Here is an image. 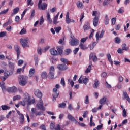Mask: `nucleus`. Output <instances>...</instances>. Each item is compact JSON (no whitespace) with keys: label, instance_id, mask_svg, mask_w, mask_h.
Here are the masks:
<instances>
[{"label":"nucleus","instance_id":"obj_50","mask_svg":"<svg viewBox=\"0 0 130 130\" xmlns=\"http://www.w3.org/2000/svg\"><path fill=\"white\" fill-rule=\"evenodd\" d=\"M26 33H27V30H26V29L23 28L22 29H21V30L19 32V34H20V35H23V34H26Z\"/></svg>","mask_w":130,"mask_h":130},{"label":"nucleus","instance_id":"obj_21","mask_svg":"<svg viewBox=\"0 0 130 130\" xmlns=\"http://www.w3.org/2000/svg\"><path fill=\"white\" fill-rule=\"evenodd\" d=\"M99 34H100V32H98L95 36L96 40L97 42H94L92 44V46H93L94 47H95V45L97 44V43H98V40H99Z\"/></svg>","mask_w":130,"mask_h":130},{"label":"nucleus","instance_id":"obj_47","mask_svg":"<svg viewBox=\"0 0 130 130\" xmlns=\"http://www.w3.org/2000/svg\"><path fill=\"white\" fill-rule=\"evenodd\" d=\"M64 52L66 55H69V54L72 52V50H71V49H66L64 50Z\"/></svg>","mask_w":130,"mask_h":130},{"label":"nucleus","instance_id":"obj_42","mask_svg":"<svg viewBox=\"0 0 130 130\" xmlns=\"http://www.w3.org/2000/svg\"><path fill=\"white\" fill-rule=\"evenodd\" d=\"M41 76L42 78H43V79H45V78H46V77H47V73H46V72L44 71L41 73Z\"/></svg>","mask_w":130,"mask_h":130},{"label":"nucleus","instance_id":"obj_30","mask_svg":"<svg viewBox=\"0 0 130 130\" xmlns=\"http://www.w3.org/2000/svg\"><path fill=\"white\" fill-rule=\"evenodd\" d=\"M1 66L3 69H7L8 68V63L5 61L1 62Z\"/></svg>","mask_w":130,"mask_h":130},{"label":"nucleus","instance_id":"obj_62","mask_svg":"<svg viewBox=\"0 0 130 130\" xmlns=\"http://www.w3.org/2000/svg\"><path fill=\"white\" fill-rule=\"evenodd\" d=\"M104 33H105V31H104V30H102L101 32L100 36L99 35V38L100 37V38H102V37H103V36L104 35Z\"/></svg>","mask_w":130,"mask_h":130},{"label":"nucleus","instance_id":"obj_27","mask_svg":"<svg viewBox=\"0 0 130 130\" xmlns=\"http://www.w3.org/2000/svg\"><path fill=\"white\" fill-rule=\"evenodd\" d=\"M106 99H107L106 97H103V98L100 99L99 101L100 104H101L102 105H104V104H105V102L106 101Z\"/></svg>","mask_w":130,"mask_h":130},{"label":"nucleus","instance_id":"obj_33","mask_svg":"<svg viewBox=\"0 0 130 130\" xmlns=\"http://www.w3.org/2000/svg\"><path fill=\"white\" fill-rule=\"evenodd\" d=\"M107 56L109 61L111 63V66L113 64V61H112V59H111V55L110 54H107Z\"/></svg>","mask_w":130,"mask_h":130},{"label":"nucleus","instance_id":"obj_55","mask_svg":"<svg viewBox=\"0 0 130 130\" xmlns=\"http://www.w3.org/2000/svg\"><path fill=\"white\" fill-rule=\"evenodd\" d=\"M55 31L56 33H58L61 30V27H56L54 28Z\"/></svg>","mask_w":130,"mask_h":130},{"label":"nucleus","instance_id":"obj_63","mask_svg":"<svg viewBox=\"0 0 130 130\" xmlns=\"http://www.w3.org/2000/svg\"><path fill=\"white\" fill-rule=\"evenodd\" d=\"M88 38H89V37H87L86 38L81 39L80 40L81 43H85V42H86V41L87 40V39H88Z\"/></svg>","mask_w":130,"mask_h":130},{"label":"nucleus","instance_id":"obj_6","mask_svg":"<svg viewBox=\"0 0 130 130\" xmlns=\"http://www.w3.org/2000/svg\"><path fill=\"white\" fill-rule=\"evenodd\" d=\"M28 40H29V38L28 37H25L21 39L20 41L22 46L23 47H29V45H28Z\"/></svg>","mask_w":130,"mask_h":130},{"label":"nucleus","instance_id":"obj_19","mask_svg":"<svg viewBox=\"0 0 130 130\" xmlns=\"http://www.w3.org/2000/svg\"><path fill=\"white\" fill-rule=\"evenodd\" d=\"M17 112L18 114V115L20 116V122L21 123H23L24 121L25 120L24 118V115L23 114H21V112L19 111H17Z\"/></svg>","mask_w":130,"mask_h":130},{"label":"nucleus","instance_id":"obj_23","mask_svg":"<svg viewBox=\"0 0 130 130\" xmlns=\"http://www.w3.org/2000/svg\"><path fill=\"white\" fill-rule=\"evenodd\" d=\"M58 16H59V12H58L55 16L53 18V23L54 24H58V21H57V20H58Z\"/></svg>","mask_w":130,"mask_h":130},{"label":"nucleus","instance_id":"obj_7","mask_svg":"<svg viewBox=\"0 0 130 130\" xmlns=\"http://www.w3.org/2000/svg\"><path fill=\"white\" fill-rule=\"evenodd\" d=\"M71 39L70 42V45H71V46H77V45L79 44V40L74 37H71Z\"/></svg>","mask_w":130,"mask_h":130},{"label":"nucleus","instance_id":"obj_37","mask_svg":"<svg viewBox=\"0 0 130 130\" xmlns=\"http://www.w3.org/2000/svg\"><path fill=\"white\" fill-rule=\"evenodd\" d=\"M47 20H48L49 23H52V20L50 18V14L48 13L47 14Z\"/></svg>","mask_w":130,"mask_h":130},{"label":"nucleus","instance_id":"obj_39","mask_svg":"<svg viewBox=\"0 0 130 130\" xmlns=\"http://www.w3.org/2000/svg\"><path fill=\"white\" fill-rule=\"evenodd\" d=\"M40 22L39 24L41 26V25L43 24V23H44V19L43 18V16L42 15L39 19Z\"/></svg>","mask_w":130,"mask_h":130},{"label":"nucleus","instance_id":"obj_28","mask_svg":"<svg viewBox=\"0 0 130 130\" xmlns=\"http://www.w3.org/2000/svg\"><path fill=\"white\" fill-rule=\"evenodd\" d=\"M123 96L126 99V100L128 101V102H130V98L128 96V94H127V92L125 91H123Z\"/></svg>","mask_w":130,"mask_h":130},{"label":"nucleus","instance_id":"obj_12","mask_svg":"<svg viewBox=\"0 0 130 130\" xmlns=\"http://www.w3.org/2000/svg\"><path fill=\"white\" fill-rule=\"evenodd\" d=\"M34 94L36 97H38L40 99H41V97H42V93L39 89H35L34 91Z\"/></svg>","mask_w":130,"mask_h":130},{"label":"nucleus","instance_id":"obj_53","mask_svg":"<svg viewBox=\"0 0 130 130\" xmlns=\"http://www.w3.org/2000/svg\"><path fill=\"white\" fill-rule=\"evenodd\" d=\"M7 35V32L6 31H2L0 32V38L2 37H5Z\"/></svg>","mask_w":130,"mask_h":130},{"label":"nucleus","instance_id":"obj_43","mask_svg":"<svg viewBox=\"0 0 130 130\" xmlns=\"http://www.w3.org/2000/svg\"><path fill=\"white\" fill-rule=\"evenodd\" d=\"M91 70H92V66H91V65H89L85 71L86 74H88V73H90L91 72Z\"/></svg>","mask_w":130,"mask_h":130},{"label":"nucleus","instance_id":"obj_2","mask_svg":"<svg viewBox=\"0 0 130 130\" xmlns=\"http://www.w3.org/2000/svg\"><path fill=\"white\" fill-rule=\"evenodd\" d=\"M50 52L51 55L55 56L56 55H61L62 54V49L59 47H57V50L54 48L50 49Z\"/></svg>","mask_w":130,"mask_h":130},{"label":"nucleus","instance_id":"obj_31","mask_svg":"<svg viewBox=\"0 0 130 130\" xmlns=\"http://www.w3.org/2000/svg\"><path fill=\"white\" fill-rule=\"evenodd\" d=\"M98 86H99V82L98 81V79H95L94 80V83L93 85V87L95 89H97L98 88Z\"/></svg>","mask_w":130,"mask_h":130},{"label":"nucleus","instance_id":"obj_64","mask_svg":"<svg viewBox=\"0 0 130 130\" xmlns=\"http://www.w3.org/2000/svg\"><path fill=\"white\" fill-rule=\"evenodd\" d=\"M55 125H54V123L51 122L50 125V129H53L54 128Z\"/></svg>","mask_w":130,"mask_h":130},{"label":"nucleus","instance_id":"obj_56","mask_svg":"<svg viewBox=\"0 0 130 130\" xmlns=\"http://www.w3.org/2000/svg\"><path fill=\"white\" fill-rule=\"evenodd\" d=\"M30 8H26V9H25L23 12V14H21V19H23V18H24V16H25V14H26V12H27V11H28V10H29Z\"/></svg>","mask_w":130,"mask_h":130},{"label":"nucleus","instance_id":"obj_46","mask_svg":"<svg viewBox=\"0 0 130 130\" xmlns=\"http://www.w3.org/2000/svg\"><path fill=\"white\" fill-rule=\"evenodd\" d=\"M122 50L126 51L128 50V48L126 47V44H123L122 45Z\"/></svg>","mask_w":130,"mask_h":130},{"label":"nucleus","instance_id":"obj_60","mask_svg":"<svg viewBox=\"0 0 130 130\" xmlns=\"http://www.w3.org/2000/svg\"><path fill=\"white\" fill-rule=\"evenodd\" d=\"M54 129L55 130H61V128H60V125L57 124V125H55Z\"/></svg>","mask_w":130,"mask_h":130},{"label":"nucleus","instance_id":"obj_5","mask_svg":"<svg viewBox=\"0 0 130 130\" xmlns=\"http://www.w3.org/2000/svg\"><path fill=\"white\" fill-rule=\"evenodd\" d=\"M36 108L37 109L43 110V111H44L45 110V107H44V106H43V101H42V99H40V100H39L38 103L36 106Z\"/></svg>","mask_w":130,"mask_h":130},{"label":"nucleus","instance_id":"obj_34","mask_svg":"<svg viewBox=\"0 0 130 130\" xmlns=\"http://www.w3.org/2000/svg\"><path fill=\"white\" fill-rule=\"evenodd\" d=\"M34 73H35V70L33 68H31L29 70V77L31 78L34 75Z\"/></svg>","mask_w":130,"mask_h":130},{"label":"nucleus","instance_id":"obj_22","mask_svg":"<svg viewBox=\"0 0 130 130\" xmlns=\"http://www.w3.org/2000/svg\"><path fill=\"white\" fill-rule=\"evenodd\" d=\"M99 21V18H94L93 19V24L94 27L98 26V22Z\"/></svg>","mask_w":130,"mask_h":130},{"label":"nucleus","instance_id":"obj_10","mask_svg":"<svg viewBox=\"0 0 130 130\" xmlns=\"http://www.w3.org/2000/svg\"><path fill=\"white\" fill-rule=\"evenodd\" d=\"M57 69L59 71H66V70H68V66L66 64H60L57 65Z\"/></svg>","mask_w":130,"mask_h":130},{"label":"nucleus","instance_id":"obj_51","mask_svg":"<svg viewBox=\"0 0 130 130\" xmlns=\"http://www.w3.org/2000/svg\"><path fill=\"white\" fill-rule=\"evenodd\" d=\"M34 5V3L32 2V0H27V6H33Z\"/></svg>","mask_w":130,"mask_h":130},{"label":"nucleus","instance_id":"obj_18","mask_svg":"<svg viewBox=\"0 0 130 130\" xmlns=\"http://www.w3.org/2000/svg\"><path fill=\"white\" fill-rule=\"evenodd\" d=\"M94 62L97 61L98 60V58H97V56L95 55H94L93 53H91L89 55V59H92Z\"/></svg>","mask_w":130,"mask_h":130},{"label":"nucleus","instance_id":"obj_58","mask_svg":"<svg viewBox=\"0 0 130 130\" xmlns=\"http://www.w3.org/2000/svg\"><path fill=\"white\" fill-rule=\"evenodd\" d=\"M60 83H61V84H62L63 87L66 86V82L64 81V78L63 77L61 78Z\"/></svg>","mask_w":130,"mask_h":130},{"label":"nucleus","instance_id":"obj_11","mask_svg":"<svg viewBox=\"0 0 130 130\" xmlns=\"http://www.w3.org/2000/svg\"><path fill=\"white\" fill-rule=\"evenodd\" d=\"M14 49H15V51H16V52H17V59H19V57H20V55L21 53V49H20V47L19 46H18V45H15L14 46Z\"/></svg>","mask_w":130,"mask_h":130},{"label":"nucleus","instance_id":"obj_41","mask_svg":"<svg viewBox=\"0 0 130 130\" xmlns=\"http://www.w3.org/2000/svg\"><path fill=\"white\" fill-rule=\"evenodd\" d=\"M68 84H69V85H71V87H74L75 82L73 80L71 79H69L68 81Z\"/></svg>","mask_w":130,"mask_h":130},{"label":"nucleus","instance_id":"obj_61","mask_svg":"<svg viewBox=\"0 0 130 130\" xmlns=\"http://www.w3.org/2000/svg\"><path fill=\"white\" fill-rule=\"evenodd\" d=\"M60 61L62 62H63V63H68V59H66V58H61L60 59Z\"/></svg>","mask_w":130,"mask_h":130},{"label":"nucleus","instance_id":"obj_35","mask_svg":"<svg viewBox=\"0 0 130 130\" xmlns=\"http://www.w3.org/2000/svg\"><path fill=\"white\" fill-rule=\"evenodd\" d=\"M21 95H17L14 96L13 98V101H16V100H20V99H21Z\"/></svg>","mask_w":130,"mask_h":130},{"label":"nucleus","instance_id":"obj_17","mask_svg":"<svg viewBox=\"0 0 130 130\" xmlns=\"http://www.w3.org/2000/svg\"><path fill=\"white\" fill-rule=\"evenodd\" d=\"M67 117L69 120H71V121H73V122H75V123H78L77 120H76V119H75V118L72 116V115L68 114Z\"/></svg>","mask_w":130,"mask_h":130},{"label":"nucleus","instance_id":"obj_38","mask_svg":"<svg viewBox=\"0 0 130 130\" xmlns=\"http://www.w3.org/2000/svg\"><path fill=\"white\" fill-rule=\"evenodd\" d=\"M0 87L2 90H6V86H5V82L4 81L0 82Z\"/></svg>","mask_w":130,"mask_h":130},{"label":"nucleus","instance_id":"obj_4","mask_svg":"<svg viewBox=\"0 0 130 130\" xmlns=\"http://www.w3.org/2000/svg\"><path fill=\"white\" fill-rule=\"evenodd\" d=\"M19 85H20V86H26L27 84V80H28V77L22 75L19 77Z\"/></svg>","mask_w":130,"mask_h":130},{"label":"nucleus","instance_id":"obj_57","mask_svg":"<svg viewBox=\"0 0 130 130\" xmlns=\"http://www.w3.org/2000/svg\"><path fill=\"white\" fill-rule=\"evenodd\" d=\"M118 13L119 14H123V13H124V10L123 9V8H120L118 10Z\"/></svg>","mask_w":130,"mask_h":130},{"label":"nucleus","instance_id":"obj_26","mask_svg":"<svg viewBox=\"0 0 130 130\" xmlns=\"http://www.w3.org/2000/svg\"><path fill=\"white\" fill-rule=\"evenodd\" d=\"M19 7H16L13 9V11L11 14V16H15V15L18 14L19 13Z\"/></svg>","mask_w":130,"mask_h":130},{"label":"nucleus","instance_id":"obj_54","mask_svg":"<svg viewBox=\"0 0 130 130\" xmlns=\"http://www.w3.org/2000/svg\"><path fill=\"white\" fill-rule=\"evenodd\" d=\"M88 82H89V79L87 78H85L83 79V83L85 84V85H87V84H88Z\"/></svg>","mask_w":130,"mask_h":130},{"label":"nucleus","instance_id":"obj_59","mask_svg":"<svg viewBox=\"0 0 130 130\" xmlns=\"http://www.w3.org/2000/svg\"><path fill=\"white\" fill-rule=\"evenodd\" d=\"M8 12H9V9L4 10L1 11V15H5V14H7Z\"/></svg>","mask_w":130,"mask_h":130},{"label":"nucleus","instance_id":"obj_3","mask_svg":"<svg viewBox=\"0 0 130 130\" xmlns=\"http://www.w3.org/2000/svg\"><path fill=\"white\" fill-rule=\"evenodd\" d=\"M38 10L45 11V10L47 9V4L46 3H42V0H39L38 5Z\"/></svg>","mask_w":130,"mask_h":130},{"label":"nucleus","instance_id":"obj_8","mask_svg":"<svg viewBox=\"0 0 130 130\" xmlns=\"http://www.w3.org/2000/svg\"><path fill=\"white\" fill-rule=\"evenodd\" d=\"M7 91L8 93H17L18 92V88L16 86H12L7 88Z\"/></svg>","mask_w":130,"mask_h":130},{"label":"nucleus","instance_id":"obj_48","mask_svg":"<svg viewBox=\"0 0 130 130\" xmlns=\"http://www.w3.org/2000/svg\"><path fill=\"white\" fill-rule=\"evenodd\" d=\"M1 108L3 110H8V109H10V107L7 105H2Z\"/></svg>","mask_w":130,"mask_h":130},{"label":"nucleus","instance_id":"obj_20","mask_svg":"<svg viewBox=\"0 0 130 130\" xmlns=\"http://www.w3.org/2000/svg\"><path fill=\"white\" fill-rule=\"evenodd\" d=\"M13 75V71L10 70V71L8 70H6L4 72V76L8 78V77H10V76H12Z\"/></svg>","mask_w":130,"mask_h":130},{"label":"nucleus","instance_id":"obj_36","mask_svg":"<svg viewBox=\"0 0 130 130\" xmlns=\"http://www.w3.org/2000/svg\"><path fill=\"white\" fill-rule=\"evenodd\" d=\"M121 41V40L120 39L119 37H116L115 38L114 42L115 43H117V44H119Z\"/></svg>","mask_w":130,"mask_h":130},{"label":"nucleus","instance_id":"obj_49","mask_svg":"<svg viewBox=\"0 0 130 130\" xmlns=\"http://www.w3.org/2000/svg\"><path fill=\"white\" fill-rule=\"evenodd\" d=\"M66 105H67V104L64 103H62L61 104H59L58 107L60 108H64L66 107Z\"/></svg>","mask_w":130,"mask_h":130},{"label":"nucleus","instance_id":"obj_1","mask_svg":"<svg viewBox=\"0 0 130 130\" xmlns=\"http://www.w3.org/2000/svg\"><path fill=\"white\" fill-rule=\"evenodd\" d=\"M35 103V99H30V95L28 93H25L23 95V99L22 101L19 102L18 104L15 105L16 107L19 108L20 107V105H22V106H26V104L27 105H31Z\"/></svg>","mask_w":130,"mask_h":130},{"label":"nucleus","instance_id":"obj_32","mask_svg":"<svg viewBox=\"0 0 130 130\" xmlns=\"http://www.w3.org/2000/svg\"><path fill=\"white\" fill-rule=\"evenodd\" d=\"M34 60L35 62V66L36 67H37L38 66V56L37 54L34 55Z\"/></svg>","mask_w":130,"mask_h":130},{"label":"nucleus","instance_id":"obj_15","mask_svg":"<svg viewBox=\"0 0 130 130\" xmlns=\"http://www.w3.org/2000/svg\"><path fill=\"white\" fill-rule=\"evenodd\" d=\"M83 29L84 31H88L91 29V26H90V23L86 22L83 26Z\"/></svg>","mask_w":130,"mask_h":130},{"label":"nucleus","instance_id":"obj_40","mask_svg":"<svg viewBox=\"0 0 130 130\" xmlns=\"http://www.w3.org/2000/svg\"><path fill=\"white\" fill-rule=\"evenodd\" d=\"M110 4V1L108 0H104L103 2V6H108Z\"/></svg>","mask_w":130,"mask_h":130},{"label":"nucleus","instance_id":"obj_29","mask_svg":"<svg viewBox=\"0 0 130 130\" xmlns=\"http://www.w3.org/2000/svg\"><path fill=\"white\" fill-rule=\"evenodd\" d=\"M104 24L105 25H108L109 24V18H108V16L106 15L105 19H104Z\"/></svg>","mask_w":130,"mask_h":130},{"label":"nucleus","instance_id":"obj_52","mask_svg":"<svg viewBox=\"0 0 130 130\" xmlns=\"http://www.w3.org/2000/svg\"><path fill=\"white\" fill-rule=\"evenodd\" d=\"M84 103L85 104H89V96L86 95L84 100Z\"/></svg>","mask_w":130,"mask_h":130},{"label":"nucleus","instance_id":"obj_14","mask_svg":"<svg viewBox=\"0 0 130 130\" xmlns=\"http://www.w3.org/2000/svg\"><path fill=\"white\" fill-rule=\"evenodd\" d=\"M66 22L67 24H70V23H75V20L72 19L71 20L70 19V17H69V12H67L66 16Z\"/></svg>","mask_w":130,"mask_h":130},{"label":"nucleus","instance_id":"obj_24","mask_svg":"<svg viewBox=\"0 0 130 130\" xmlns=\"http://www.w3.org/2000/svg\"><path fill=\"white\" fill-rule=\"evenodd\" d=\"M92 16L93 17H94V18H99L100 13L97 11H93L92 12Z\"/></svg>","mask_w":130,"mask_h":130},{"label":"nucleus","instance_id":"obj_44","mask_svg":"<svg viewBox=\"0 0 130 130\" xmlns=\"http://www.w3.org/2000/svg\"><path fill=\"white\" fill-rule=\"evenodd\" d=\"M26 64H25L22 68H18L17 70V73H20L21 72V71H22L23 72H24V70L25 69V68H26Z\"/></svg>","mask_w":130,"mask_h":130},{"label":"nucleus","instance_id":"obj_25","mask_svg":"<svg viewBox=\"0 0 130 130\" xmlns=\"http://www.w3.org/2000/svg\"><path fill=\"white\" fill-rule=\"evenodd\" d=\"M76 6L78 9H83L84 5L83 3L80 1H78L76 3Z\"/></svg>","mask_w":130,"mask_h":130},{"label":"nucleus","instance_id":"obj_16","mask_svg":"<svg viewBox=\"0 0 130 130\" xmlns=\"http://www.w3.org/2000/svg\"><path fill=\"white\" fill-rule=\"evenodd\" d=\"M8 67L10 69V70L12 71L13 72L15 70V63L9 61Z\"/></svg>","mask_w":130,"mask_h":130},{"label":"nucleus","instance_id":"obj_45","mask_svg":"<svg viewBox=\"0 0 130 130\" xmlns=\"http://www.w3.org/2000/svg\"><path fill=\"white\" fill-rule=\"evenodd\" d=\"M79 46L80 48H81V49H83V50H85V49H87V46L83 44V43H80V44L79 45Z\"/></svg>","mask_w":130,"mask_h":130},{"label":"nucleus","instance_id":"obj_13","mask_svg":"<svg viewBox=\"0 0 130 130\" xmlns=\"http://www.w3.org/2000/svg\"><path fill=\"white\" fill-rule=\"evenodd\" d=\"M31 112L32 114H35L36 116H40V115H42L41 111L37 112L36 108H32Z\"/></svg>","mask_w":130,"mask_h":130},{"label":"nucleus","instance_id":"obj_9","mask_svg":"<svg viewBox=\"0 0 130 130\" xmlns=\"http://www.w3.org/2000/svg\"><path fill=\"white\" fill-rule=\"evenodd\" d=\"M49 77L50 79H53L54 77V67L51 66L50 68Z\"/></svg>","mask_w":130,"mask_h":130}]
</instances>
